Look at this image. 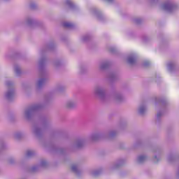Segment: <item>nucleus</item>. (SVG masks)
I'll return each mask as SVG.
<instances>
[{
  "label": "nucleus",
  "mask_w": 179,
  "mask_h": 179,
  "mask_svg": "<svg viewBox=\"0 0 179 179\" xmlns=\"http://www.w3.org/2000/svg\"><path fill=\"white\" fill-rule=\"evenodd\" d=\"M34 154L33 151L28 150L27 152V156H31Z\"/></svg>",
  "instance_id": "423d86ee"
},
{
  "label": "nucleus",
  "mask_w": 179,
  "mask_h": 179,
  "mask_svg": "<svg viewBox=\"0 0 179 179\" xmlns=\"http://www.w3.org/2000/svg\"><path fill=\"white\" fill-rule=\"evenodd\" d=\"M129 63L134 64L135 63V58H134L133 57H129Z\"/></svg>",
  "instance_id": "f03ea898"
},
{
  "label": "nucleus",
  "mask_w": 179,
  "mask_h": 179,
  "mask_svg": "<svg viewBox=\"0 0 179 179\" xmlns=\"http://www.w3.org/2000/svg\"><path fill=\"white\" fill-rule=\"evenodd\" d=\"M146 159V157L145 156H140L138 158L139 162H143Z\"/></svg>",
  "instance_id": "20e7f679"
},
{
  "label": "nucleus",
  "mask_w": 179,
  "mask_h": 179,
  "mask_svg": "<svg viewBox=\"0 0 179 179\" xmlns=\"http://www.w3.org/2000/svg\"><path fill=\"white\" fill-rule=\"evenodd\" d=\"M64 27H72V24L71 22H64L63 24Z\"/></svg>",
  "instance_id": "f257e3e1"
},
{
  "label": "nucleus",
  "mask_w": 179,
  "mask_h": 179,
  "mask_svg": "<svg viewBox=\"0 0 179 179\" xmlns=\"http://www.w3.org/2000/svg\"><path fill=\"white\" fill-rule=\"evenodd\" d=\"M164 8L165 9H167V8H169V6H167V4H165V5H164Z\"/></svg>",
  "instance_id": "1a4fd4ad"
},
{
  "label": "nucleus",
  "mask_w": 179,
  "mask_h": 179,
  "mask_svg": "<svg viewBox=\"0 0 179 179\" xmlns=\"http://www.w3.org/2000/svg\"><path fill=\"white\" fill-rule=\"evenodd\" d=\"M76 169H77L76 166L74 165V166H72V171H76Z\"/></svg>",
  "instance_id": "0eeeda50"
},
{
  "label": "nucleus",
  "mask_w": 179,
  "mask_h": 179,
  "mask_svg": "<svg viewBox=\"0 0 179 179\" xmlns=\"http://www.w3.org/2000/svg\"><path fill=\"white\" fill-rule=\"evenodd\" d=\"M7 97H8V99H9L10 97H12V96H13V92H8V93H7Z\"/></svg>",
  "instance_id": "7ed1b4c3"
},
{
  "label": "nucleus",
  "mask_w": 179,
  "mask_h": 179,
  "mask_svg": "<svg viewBox=\"0 0 179 179\" xmlns=\"http://www.w3.org/2000/svg\"><path fill=\"white\" fill-rule=\"evenodd\" d=\"M108 1H113V0H108Z\"/></svg>",
  "instance_id": "f8f14e48"
},
{
  "label": "nucleus",
  "mask_w": 179,
  "mask_h": 179,
  "mask_svg": "<svg viewBox=\"0 0 179 179\" xmlns=\"http://www.w3.org/2000/svg\"><path fill=\"white\" fill-rule=\"evenodd\" d=\"M143 111H145V108H141L140 113L142 114V113H143Z\"/></svg>",
  "instance_id": "6e6552de"
},
{
  "label": "nucleus",
  "mask_w": 179,
  "mask_h": 179,
  "mask_svg": "<svg viewBox=\"0 0 179 179\" xmlns=\"http://www.w3.org/2000/svg\"><path fill=\"white\" fill-rule=\"evenodd\" d=\"M69 3L71 5V1H69Z\"/></svg>",
  "instance_id": "9b49d317"
},
{
  "label": "nucleus",
  "mask_w": 179,
  "mask_h": 179,
  "mask_svg": "<svg viewBox=\"0 0 179 179\" xmlns=\"http://www.w3.org/2000/svg\"><path fill=\"white\" fill-rule=\"evenodd\" d=\"M45 80L44 79H41L38 81V86H41L43 85V83H44Z\"/></svg>",
  "instance_id": "39448f33"
},
{
  "label": "nucleus",
  "mask_w": 179,
  "mask_h": 179,
  "mask_svg": "<svg viewBox=\"0 0 179 179\" xmlns=\"http://www.w3.org/2000/svg\"><path fill=\"white\" fill-rule=\"evenodd\" d=\"M157 117H160V114L158 113V114H157Z\"/></svg>",
  "instance_id": "9d476101"
}]
</instances>
